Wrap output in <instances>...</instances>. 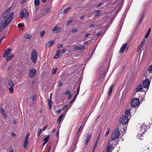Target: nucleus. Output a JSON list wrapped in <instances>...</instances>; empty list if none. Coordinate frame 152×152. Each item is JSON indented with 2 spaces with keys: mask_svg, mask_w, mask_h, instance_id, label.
<instances>
[{
  "mask_svg": "<svg viewBox=\"0 0 152 152\" xmlns=\"http://www.w3.org/2000/svg\"><path fill=\"white\" fill-rule=\"evenodd\" d=\"M10 10L11 8L9 7L2 15L0 22V31L5 29L10 22L13 17V12H11L8 15Z\"/></svg>",
  "mask_w": 152,
  "mask_h": 152,
  "instance_id": "f257e3e1",
  "label": "nucleus"
},
{
  "mask_svg": "<svg viewBox=\"0 0 152 152\" xmlns=\"http://www.w3.org/2000/svg\"><path fill=\"white\" fill-rule=\"evenodd\" d=\"M38 54L36 51L33 49L32 50L31 54V59L34 63H35L37 60Z\"/></svg>",
  "mask_w": 152,
  "mask_h": 152,
  "instance_id": "f03ea898",
  "label": "nucleus"
},
{
  "mask_svg": "<svg viewBox=\"0 0 152 152\" xmlns=\"http://www.w3.org/2000/svg\"><path fill=\"white\" fill-rule=\"evenodd\" d=\"M119 130L118 129H115L111 135L112 140H113L118 139L119 136Z\"/></svg>",
  "mask_w": 152,
  "mask_h": 152,
  "instance_id": "7ed1b4c3",
  "label": "nucleus"
},
{
  "mask_svg": "<svg viewBox=\"0 0 152 152\" xmlns=\"http://www.w3.org/2000/svg\"><path fill=\"white\" fill-rule=\"evenodd\" d=\"M113 142H113L112 140H110L109 141V144H110V145L107 147V152H111L112 149L116 146V145L115 144H114Z\"/></svg>",
  "mask_w": 152,
  "mask_h": 152,
  "instance_id": "20e7f679",
  "label": "nucleus"
},
{
  "mask_svg": "<svg viewBox=\"0 0 152 152\" xmlns=\"http://www.w3.org/2000/svg\"><path fill=\"white\" fill-rule=\"evenodd\" d=\"M129 118L126 116L123 115L120 119V122L122 124L126 125L128 122Z\"/></svg>",
  "mask_w": 152,
  "mask_h": 152,
  "instance_id": "39448f33",
  "label": "nucleus"
},
{
  "mask_svg": "<svg viewBox=\"0 0 152 152\" xmlns=\"http://www.w3.org/2000/svg\"><path fill=\"white\" fill-rule=\"evenodd\" d=\"M28 16V12L26 9H23L20 14V17L21 18H26Z\"/></svg>",
  "mask_w": 152,
  "mask_h": 152,
  "instance_id": "423d86ee",
  "label": "nucleus"
},
{
  "mask_svg": "<svg viewBox=\"0 0 152 152\" xmlns=\"http://www.w3.org/2000/svg\"><path fill=\"white\" fill-rule=\"evenodd\" d=\"M140 103V101L138 98H133L132 100L131 104L132 107L137 106Z\"/></svg>",
  "mask_w": 152,
  "mask_h": 152,
  "instance_id": "0eeeda50",
  "label": "nucleus"
},
{
  "mask_svg": "<svg viewBox=\"0 0 152 152\" xmlns=\"http://www.w3.org/2000/svg\"><path fill=\"white\" fill-rule=\"evenodd\" d=\"M61 30V28L57 27V26H54L52 28V31L55 33L60 32Z\"/></svg>",
  "mask_w": 152,
  "mask_h": 152,
  "instance_id": "6e6552de",
  "label": "nucleus"
},
{
  "mask_svg": "<svg viewBox=\"0 0 152 152\" xmlns=\"http://www.w3.org/2000/svg\"><path fill=\"white\" fill-rule=\"evenodd\" d=\"M36 70L34 69L33 68L29 71L28 74L29 77L30 78L34 77V75L36 73Z\"/></svg>",
  "mask_w": 152,
  "mask_h": 152,
  "instance_id": "1a4fd4ad",
  "label": "nucleus"
},
{
  "mask_svg": "<svg viewBox=\"0 0 152 152\" xmlns=\"http://www.w3.org/2000/svg\"><path fill=\"white\" fill-rule=\"evenodd\" d=\"M150 81L148 79H145L142 82L143 86L144 88H148L150 85Z\"/></svg>",
  "mask_w": 152,
  "mask_h": 152,
  "instance_id": "9d476101",
  "label": "nucleus"
},
{
  "mask_svg": "<svg viewBox=\"0 0 152 152\" xmlns=\"http://www.w3.org/2000/svg\"><path fill=\"white\" fill-rule=\"evenodd\" d=\"M148 73H152V64L149 67L148 71L145 75L146 78L149 77Z\"/></svg>",
  "mask_w": 152,
  "mask_h": 152,
  "instance_id": "9b49d317",
  "label": "nucleus"
},
{
  "mask_svg": "<svg viewBox=\"0 0 152 152\" xmlns=\"http://www.w3.org/2000/svg\"><path fill=\"white\" fill-rule=\"evenodd\" d=\"M91 137V135L89 133L87 134L86 136V138L84 142L86 143V145H87L88 141L90 140Z\"/></svg>",
  "mask_w": 152,
  "mask_h": 152,
  "instance_id": "f8f14e48",
  "label": "nucleus"
},
{
  "mask_svg": "<svg viewBox=\"0 0 152 152\" xmlns=\"http://www.w3.org/2000/svg\"><path fill=\"white\" fill-rule=\"evenodd\" d=\"M85 48V46L83 45H82L80 46H75L73 48V50L74 51H76L77 50H81L82 49H84Z\"/></svg>",
  "mask_w": 152,
  "mask_h": 152,
  "instance_id": "ddd939ff",
  "label": "nucleus"
},
{
  "mask_svg": "<svg viewBox=\"0 0 152 152\" xmlns=\"http://www.w3.org/2000/svg\"><path fill=\"white\" fill-rule=\"evenodd\" d=\"M55 42L54 40H51L47 42L46 44L45 45L47 47L50 48L52 46Z\"/></svg>",
  "mask_w": 152,
  "mask_h": 152,
  "instance_id": "4468645a",
  "label": "nucleus"
},
{
  "mask_svg": "<svg viewBox=\"0 0 152 152\" xmlns=\"http://www.w3.org/2000/svg\"><path fill=\"white\" fill-rule=\"evenodd\" d=\"M145 39H143V40L140 43L139 46V47H138V48L137 49V50L138 51H139L140 50H141L143 46L145 44Z\"/></svg>",
  "mask_w": 152,
  "mask_h": 152,
  "instance_id": "2eb2a0df",
  "label": "nucleus"
},
{
  "mask_svg": "<svg viewBox=\"0 0 152 152\" xmlns=\"http://www.w3.org/2000/svg\"><path fill=\"white\" fill-rule=\"evenodd\" d=\"M11 50L10 49L7 48L4 54L3 55V57L4 58H6L7 56L8 55L11 53Z\"/></svg>",
  "mask_w": 152,
  "mask_h": 152,
  "instance_id": "dca6fc26",
  "label": "nucleus"
},
{
  "mask_svg": "<svg viewBox=\"0 0 152 152\" xmlns=\"http://www.w3.org/2000/svg\"><path fill=\"white\" fill-rule=\"evenodd\" d=\"M147 126H148L146 125L144 123H143L142 125L141 126L140 128L141 131H142V129L144 130V131L142 132V133H144V132H145L147 131Z\"/></svg>",
  "mask_w": 152,
  "mask_h": 152,
  "instance_id": "f3484780",
  "label": "nucleus"
},
{
  "mask_svg": "<svg viewBox=\"0 0 152 152\" xmlns=\"http://www.w3.org/2000/svg\"><path fill=\"white\" fill-rule=\"evenodd\" d=\"M143 89V87L141 84H139L137 86L135 91L136 92L140 91Z\"/></svg>",
  "mask_w": 152,
  "mask_h": 152,
  "instance_id": "a211bd4d",
  "label": "nucleus"
},
{
  "mask_svg": "<svg viewBox=\"0 0 152 152\" xmlns=\"http://www.w3.org/2000/svg\"><path fill=\"white\" fill-rule=\"evenodd\" d=\"M127 44L126 43L125 44H123V45L121 47V49L120 50V53H123L124 50H125V49L126 48V46H127Z\"/></svg>",
  "mask_w": 152,
  "mask_h": 152,
  "instance_id": "6ab92c4d",
  "label": "nucleus"
},
{
  "mask_svg": "<svg viewBox=\"0 0 152 152\" xmlns=\"http://www.w3.org/2000/svg\"><path fill=\"white\" fill-rule=\"evenodd\" d=\"M124 116H126V117H128V118H130V109H128L126 110Z\"/></svg>",
  "mask_w": 152,
  "mask_h": 152,
  "instance_id": "aec40b11",
  "label": "nucleus"
},
{
  "mask_svg": "<svg viewBox=\"0 0 152 152\" xmlns=\"http://www.w3.org/2000/svg\"><path fill=\"white\" fill-rule=\"evenodd\" d=\"M28 143V140L25 139L24 141L23 142V146L24 148L25 149H26L27 148V145Z\"/></svg>",
  "mask_w": 152,
  "mask_h": 152,
  "instance_id": "412c9836",
  "label": "nucleus"
},
{
  "mask_svg": "<svg viewBox=\"0 0 152 152\" xmlns=\"http://www.w3.org/2000/svg\"><path fill=\"white\" fill-rule=\"evenodd\" d=\"M64 113H63L61 114L58 117V118L57 119V122L58 123V124H59L61 121L62 119V118L63 116L64 115Z\"/></svg>",
  "mask_w": 152,
  "mask_h": 152,
  "instance_id": "4be33fe9",
  "label": "nucleus"
},
{
  "mask_svg": "<svg viewBox=\"0 0 152 152\" xmlns=\"http://www.w3.org/2000/svg\"><path fill=\"white\" fill-rule=\"evenodd\" d=\"M14 57V56L13 55L11 54L10 56H7L6 57L7 58L6 60L7 61H8L12 59Z\"/></svg>",
  "mask_w": 152,
  "mask_h": 152,
  "instance_id": "5701e85b",
  "label": "nucleus"
},
{
  "mask_svg": "<svg viewBox=\"0 0 152 152\" xmlns=\"http://www.w3.org/2000/svg\"><path fill=\"white\" fill-rule=\"evenodd\" d=\"M113 86H114L113 85H112L111 86H110V87L109 88V90L108 92V96H110L111 94V93L112 91L113 88Z\"/></svg>",
  "mask_w": 152,
  "mask_h": 152,
  "instance_id": "b1692460",
  "label": "nucleus"
},
{
  "mask_svg": "<svg viewBox=\"0 0 152 152\" xmlns=\"http://www.w3.org/2000/svg\"><path fill=\"white\" fill-rule=\"evenodd\" d=\"M100 10H95L94 11L95 13H96L97 14L95 15V17H99L101 15V13H99V12L100 11Z\"/></svg>",
  "mask_w": 152,
  "mask_h": 152,
  "instance_id": "393cba45",
  "label": "nucleus"
},
{
  "mask_svg": "<svg viewBox=\"0 0 152 152\" xmlns=\"http://www.w3.org/2000/svg\"><path fill=\"white\" fill-rule=\"evenodd\" d=\"M8 84L10 87H13L14 86L13 83L11 80H9Z\"/></svg>",
  "mask_w": 152,
  "mask_h": 152,
  "instance_id": "a878e982",
  "label": "nucleus"
},
{
  "mask_svg": "<svg viewBox=\"0 0 152 152\" xmlns=\"http://www.w3.org/2000/svg\"><path fill=\"white\" fill-rule=\"evenodd\" d=\"M144 13H142L141 15V16L140 17V20L139 21V23H138L139 24H140L141 23L142 21V20L144 18Z\"/></svg>",
  "mask_w": 152,
  "mask_h": 152,
  "instance_id": "bb28decb",
  "label": "nucleus"
},
{
  "mask_svg": "<svg viewBox=\"0 0 152 152\" xmlns=\"http://www.w3.org/2000/svg\"><path fill=\"white\" fill-rule=\"evenodd\" d=\"M71 9V7H69L65 9L64 12H63V14H65L68 12Z\"/></svg>",
  "mask_w": 152,
  "mask_h": 152,
  "instance_id": "cd10ccee",
  "label": "nucleus"
},
{
  "mask_svg": "<svg viewBox=\"0 0 152 152\" xmlns=\"http://www.w3.org/2000/svg\"><path fill=\"white\" fill-rule=\"evenodd\" d=\"M137 137L140 140H141L143 139L142 138L143 137V136L142 134H138L137 135Z\"/></svg>",
  "mask_w": 152,
  "mask_h": 152,
  "instance_id": "c85d7f7f",
  "label": "nucleus"
},
{
  "mask_svg": "<svg viewBox=\"0 0 152 152\" xmlns=\"http://www.w3.org/2000/svg\"><path fill=\"white\" fill-rule=\"evenodd\" d=\"M42 131V129H39L38 130V131L37 132V135L39 137L40 134L41 132Z\"/></svg>",
  "mask_w": 152,
  "mask_h": 152,
  "instance_id": "c756f323",
  "label": "nucleus"
},
{
  "mask_svg": "<svg viewBox=\"0 0 152 152\" xmlns=\"http://www.w3.org/2000/svg\"><path fill=\"white\" fill-rule=\"evenodd\" d=\"M58 53H59L61 54V53H63L65 52L66 50L65 49H63L62 50H58Z\"/></svg>",
  "mask_w": 152,
  "mask_h": 152,
  "instance_id": "7c9ffc66",
  "label": "nucleus"
},
{
  "mask_svg": "<svg viewBox=\"0 0 152 152\" xmlns=\"http://www.w3.org/2000/svg\"><path fill=\"white\" fill-rule=\"evenodd\" d=\"M34 4L35 6H38L39 4V0H35Z\"/></svg>",
  "mask_w": 152,
  "mask_h": 152,
  "instance_id": "2f4dec72",
  "label": "nucleus"
},
{
  "mask_svg": "<svg viewBox=\"0 0 152 152\" xmlns=\"http://www.w3.org/2000/svg\"><path fill=\"white\" fill-rule=\"evenodd\" d=\"M61 56V54L59 53H58V51H57V53L56 54V55L55 56V57H54V58H58Z\"/></svg>",
  "mask_w": 152,
  "mask_h": 152,
  "instance_id": "473e14b6",
  "label": "nucleus"
},
{
  "mask_svg": "<svg viewBox=\"0 0 152 152\" xmlns=\"http://www.w3.org/2000/svg\"><path fill=\"white\" fill-rule=\"evenodd\" d=\"M50 136V135H48L46 138H45L44 139V141L47 142L49 139V138Z\"/></svg>",
  "mask_w": 152,
  "mask_h": 152,
  "instance_id": "72a5a7b5",
  "label": "nucleus"
},
{
  "mask_svg": "<svg viewBox=\"0 0 152 152\" xmlns=\"http://www.w3.org/2000/svg\"><path fill=\"white\" fill-rule=\"evenodd\" d=\"M57 71V68H53V69L52 73L53 74H55L56 73Z\"/></svg>",
  "mask_w": 152,
  "mask_h": 152,
  "instance_id": "f704fd0d",
  "label": "nucleus"
},
{
  "mask_svg": "<svg viewBox=\"0 0 152 152\" xmlns=\"http://www.w3.org/2000/svg\"><path fill=\"white\" fill-rule=\"evenodd\" d=\"M32 100L33 101H35L37 99V96L35 95L33 96L32 97Z\"/></svg>",
  "mask_w": 152,
  "mask_h": 152,
  "instance_id": "c9c22d12",
  "label": "nucleus"
},
{
  "mask_svg": "<svg viewBox=\"0 0 152 152\" xmlns=\"http://www.w3.org/2000/svg\"><path fill=\"white\" fill-rule=\"evenodd\" d=\"M24 36L27 39H29L31 37V36L28 34H25Z\"/></svg>",
  "mask_w": 152,
  "mask_h": 152,
  "instance_id": "e433bc0d",
  "label": "nucleus"
},
{
  "mask_svg": "<svg viewBox=\"0 0 152 152\" xmlns=\"http://www.w3.org/2000/svg\"><path fill=\"white\" fill-rule=\"evenodd\" d=\"M12 87H10V88H9V90L11 93H13L14 91Z\"/></svg>",
  "mask_w": 152,
  "mask_h": 152,
  "instance_id": "4c0bfd02",
  "label": "nucleus"
},
{
  "mask_svg": "<svg viewBox=\"0 0 152 152\" xmlns=\"http://www.w3.org/2000/svg\"><path fill=\"white\" fill-rule=\"evenodd\" d=\"M51 10V8H48L45 11V13L47 14L49 13Z\"/></svg>",
  "mask_w": 152,
  "mask_h": 152,
  "instance_id": "58836bf2",
  "label": "nucleus"
},
{
  "mask_svg": "<svg viewBox=\"0 0 152 152\" xmlns=\"http://www.w3.org/2000/svg\"><path fill=\"white\" fill-rule=\"evenodd\" d=\"M73 20H68L67 21V26H68L69 25L70 23H71L72 22Z\"/></svg>",
  "mask_w": 152,
  "mask_h": 152,
  "instance_id": "ea45409f",
  "label": "nucleus"
},
{
  "mask_svg": "<svg viewBox=\"0 0 152 152\" xmlns=\"http://www.w3.org/2000/svg\"><path fill=\"white\" fill-rule=\"evenodd\" d=\"M45 31H43L41 32L40 35L41 37H42L45 34Z\"/></svg>",
  "mask_w": 152,
  "mask_h": 152,
  "instance_id": "a19ab883",
  "label": "nucleus"
},
{
  "mask_svg": "<svg viewBox=\"0 0 152 152\" xmlns=\"http://www.w3.org/2000/svg\"><path fill=\"white\" fill-rule=\"evenodd\" d=\"M103 4V3H99L97 4L96 6L95 7H100V6H101L102 4Z\"/></svg>",
  "mask_w": 152,
  "mask_h": 152,
  "instance_id": "79ce46f5",
  "label": "nucleus"
},
{
  "mask_svg": "<svg viewBox=\"0 0 152 152\" xmlns=\"http://www.w3.org/2000/svg\"><path fill=\"white\" fill-rule=\"evenodd\" d=\"M98 143V142H97V141H96V142L94 145V146L93 147V149H96V148L97 147Z\"/></svg>",
  "mask_w": 152,
  "mask_h": 152,
  "instance_id": "37998d69",
  "label": "nucleus"
},
{
  "mask_svg": "<svg viewBox=\"0 0 152 152\" xmlns=\"http://www.w3.org/2000/svg\"><path fill=\"white\" fill-rule=\"evenodd\" d=\"M82 128V126H80V127L79 128V130H78V131L77 132V135H78V137L79 136H80V134H79V132L80 131V130Z\"/></svg>",
  "mask_w": 152,
  "mask_h": 152,
  "instance_id": "c03bdc74",
  "label": "nucleus"
},
{
  "mask_svg": "<svg viewBox=\"0 0 152 152\" xmlns=\"http://www.w3.org/2000/svg\"><path fill=\"white\" fill-rule=\"evenodd\" d=\"M70 91L69 90H68L65 92V94L66 95H68L70 94Z\"/></svg>",
  "mask_w": 152,
  "mask_h": 152,
  "instance_id": "a18cd8bd",
  "label": "nucleus"
},
{
  "mask_svg": "<svg viewBox=\"0 0 152 152\" xmlns=\"http://www.w3.org/2000/svg\"><path fill=\"white\" fill-rule=\"evenodd\" d=\"M29 136V133H28L25 136V139L28 140V138Z\"/></svg>",
  "mask_w": 152,
  "mask_h": 152,
  "instance_id": "49530a36",
  "label": "nucleus"
},
{
  "mask_svg": "<svg viewBox=\"0 0 152 152\" xmlns=\"http://www.w3.org/2000/svg\"><path fill=\"white\" fill-rule=\"evenodd\" d=\"M101 131L100 133L99 134V136L97 137V139L96 140V141H97L98 142L99 140V139L100 135L101 134Z\"/></svg>",
  "mask_w": 152,
  "mask_h": 152,
  "instance_id": "de8ad7c7",
  "label": "nucleus"
},
{
  "mask_svg": "<svg viewBox=\"0 0 152 152\" xmlns=\"http://www.w3.org/2000/svg\"><path fill=\"white\" fill-rule=\"evenodd\" d=\"M23 25H24L23 24L20 23L18 24V26L19 28H20V27H23Z\"/></svg>",
  "mask_w": 152,
  "mask_h": 152,
  "instance_id": "09e8293b",
  "label": "nucleus"
},
{
  "mask_svg": "<svg viewBox=\"0 0 152 152\" xmlns=\"http://www.w3.org/2000/svg\"><path fill=\"white\" fill-rule=\"evenodd\" d=\"M63 46V45L62 44H59L57 46V48H59Z\"/></svg>",
  "mask_w": 152,
  "mask_h": 152,
  "instance_id": "8fccbe9b",
  "label": "nucleus"
},
{
  "mask_svg": "<svg viewBox=\"0 0 152 152\" xmlns=\"http://www.w3.org/2000/svg\"><path fill=\"white\" fill-rule=\"evenodd\" d=\"M0 110H1V112L2 113H4V110L2 107H1L0 108Z\"/></svg>",
  "mask_w": 152,
  "mask_h": 152,
  "instance_id": "3c124183",
  "label": "nucleus"
},
{
  "mask_svg": "<svg viewBox=\"0 0 152 152\" xmlns=\"http://www.w3.org/2000/svg\"><path fill=\"white\" fill-rule=\"evenodd\" d=\"M109 131H110V128H109V129H107V132L105 134V136H107L109 134Z\"/></svg>",
  "mask_w": 152,
  "mask_h": 152,
  "instance_id": "603ef678",
  "label": "nucleus"
},
{
  "mask_svg": "<svg viewBox=\"0 0 152 152\" xmlns=\"http://www.w3.org/2000/svg\"><path fill=\"white\" fill-rule=\"evenodd\" d=\"M151 28H150L148 30L147 34L149 35V34L151 32Z\"/></svg>",
  "mask_w": 152,
  "mask_h": 152,
  "instance_id": "864d4df0",
  "label": "nucleus"
},
{
  "mask_svg": "<svg viewBox=\"0 0 152 152\" xmlns=\"http://www.w3.org/2000/svg\"><path fill=\"white\" fill-rule=\"evenodd\" d=\"M68 105L67 104H66V105H65L63 107V110H65V109L67 107H68Z\"/></svg>",
  "mask_w": 152,
  "mask_h": 152,
  "instance_id": "5fc2aeb1",
  "label": "nucleus"
},
{
  "mask_svg": "<svg viewBox=\"0 0 152 152\" xmlns=\"http://www.w3.org/2000/svg\"><path fill=\"white\" fill-rule=\"evenodd\" d=\"M59 134V130H58L56 132V137L58 136Z\"/></svg>",
  "mask_w": 152,
  "mask_h": 152,
  "instance_id": "6e6d98bb",
  "label": "nucleus"
},
{
  "mask_svg": "<svg viewBox=\"0 0 152 152\" xmlns=\"http://www.w3.org/2000/svg\"><path fill=\"white\" fill-rule=\"evenodd\" d=\"M72 96V94H70L69 95V96H68V98H67V99H70V98Z\"/></svg>",
  "mask_w": 152,
  "mask_h": 152,
  "instance_id": "4d7b16f0",
  "label": "nucleus"
},
{
  "mask_svg": "<svg viewBox=\"0 0 152 152\" xmlns=\"http://www.w3.org/2000/svg\"><path fill=\"white\" fill-rule=\"evenodd\" d=\"M80 87L79 86L77 89V94H76L77 95H78L79 94V92L80 91Z\"/></svg>",
  "mask_w": 152,
  "mask_h": 152,
  "instance_id": "13d9d810",
  "label": "nucleus"
},
{
  "mask_svg": "<svg viewBox=\"0 0 152 152\" xmlns=\"http://www.w3.org/2000/svg\"><path fill=\"white\" fill-rule=\"evenodd\" d=\"M77 31V29L76 28H74L72 30L73 32H76Z\"/></svg>",
  "mask_w": 152,
  "mask_h": 152,
  "instance_id": "bf43d9fd",
  "label": "nucleus"
},
{
  "mask_svg": "<svg viewBox=\"0 0 152 152\" xmlns=\"http://www.w3.org/2000/svg\"><path fill=\"white\" fill-rule=\"evenodd\" d=\"M62 85V82H60L58 84V86L61 87Z\"/></svg>",
  "mask_w": 152,
  "mask_h": 152,
  "instance_id": "052dcab7",
  "label": "nucleus"
},
{
  "mask_svg": "<svg viewBox=\"0 0 152 152\" xmlns=\"http://www.w3.org/2000/svg\"><path fill=\"white\" fill-rule=\"evenodd\" d=\"M11 150H13V148L12 146H11L9 149V151H10Z\"/></svg>",
  "mask_w": 152,
  "mask_h": 152,
  "instance_id": "680f3d73",
  "label": "nucleus"
},
{
  "mask_svg": "<svg viewBox=\"0 0 152 152\" xmlns=\"http://www.w3.org/2000/svg\"><path fill=\"white\" fill-rule=\"evenodd\" d=\"M149 35V34H148L146 33V34L145 35V38L146 39L148 37Z\"/></svg>",
  "mask_w": 152,
  "mask_h": 152,
  "instance_id": "e2e57ef3",
  "label": "nucleus"
},
{
  "mask_svg": "<svg viewBox=\"0 0 152 152\" xmlns=\"http://www.w3.org/2000/svg\"><path fill=\"white\" fill-rule=\"evenodd\" d=\"M2 114H3V115L4 118H5V117H7V115H6V114L5 113H3Z\"/></svg>",
  "mask_w": 152,
  "mask_h": 152,
  "instance_id": "0e129e2a",
  "label": "nucleus"
},
{
  "mask_svg": "<svg viewBox=\"0 0 152 152\" xmlns=\"http://www.w3.org/2000/svg\"><path fill=\"white\" fill-rule=\"evenodd\" d=\"M90 35V34H86L85 35L84 37H87L88 36H89Z\"/></svg>",
  "mask_w": 152,
  "mask_h": 152,
  "instance_id": "69168bd1",
  "label": "nucleus"
},
{
  "mask_svg": "<svg viewBox=\"0 0 152 152\" xmlns=\"http://www.w3.org/2000/svg\"><path fill=\"white\" fill-rule=\"evenodd\" d=\"M12 123L15 124H17V122L15 120H13Z\"/></svg>",
  "mask_w": 152,
  "mask_h": 152,
  "instance_id": "338daca9",
  "label": "nucleus"
},
{
  "mask_svg": "<svg viewBox=\"0 0 152 152\" xmlns=\"http://www.w3.org/2000/svg\"><path fill=\"white\" fill-rule=\"evenodd\" d=\"M85 16H81L80 17V19H83V18H85Z\"/></svg>",
  "mask_w": 152,
  "mask_h": 152,
  "instance_id": "774afa93",
  "label": "nucleus"
}]
</instances>
